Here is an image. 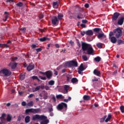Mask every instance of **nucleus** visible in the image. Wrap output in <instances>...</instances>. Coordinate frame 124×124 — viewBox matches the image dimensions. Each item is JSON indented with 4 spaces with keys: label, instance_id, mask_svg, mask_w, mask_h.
<instances>
[{
    "label": "nucleus",
    "instance_id": "f257e3e1",
    "mask_svg": "<svg viewBox=\"0 0 124 124\" xmlns=\"http://www.w3.org/2000/svg\"><path fill=\"white\" fill-rule=\"evenodd\" d=\"M114 35L117 39H121L123 38V31L121 28H118L116 29L113 30Z\"/></svg>",
    "mask_w": 124,
    "mask_h": 124
},
{
    "label": "nucleus",
    "instance_id": "f03ea898",
    "mask_svg": "<svg viewBox=\"0 0 124 124\" xmlns=\"http://www.w3.org/2000/svg\"><path fill=\"white\" fill-rule=\"evenodd\" d=\"M47 119V116L44 115H40L38 114H36L32 116V121H36V120H39L40 121H44Z\"/></svg>",
    "mask_w": 124,
    "mask_h": 124
},
{
    "label": "nucleus",
    "instance_id": "7ed1b4c3",
    "mask_svg": "<svg viewBox=\"0 0 124 124\" xmlns=\"http://www.w3.org/2000/svg\"><path fill=\"white\" fill-rule=\"evenodd\" d=\"M12 73L7 69H2L0 71V74H2L5 77H8L11 75Z\"/></svg>",
    "mask_w": 124,
    "mask_h": 124
},
{
    "label": "nucleus",
    "instance_id": "20e7f679",
    "mask_svg": "<svg viewBox=\"0 0 124 124\" xmlns=\"http://www.w3.org/2000/svg\"><path fill=\"white\" fill-rule=\"evenodd\" d=\"M57 108L59 111L62 110L63 108L66 111L67 109V104L65 103L62 102L57 106Z\"/></svg>",
    "mask_w": 124,
    "mask_h": 124
},
{
    "label": "nucleus",
    "instance_id": "39448f33",
    "mask_svg": "<svg viewBox=\"0 0 124 124\" xmlns=\"http://www.w3.org/2000/svg\"><path fill=\"white\" fill-rule=\"evenodd\" d=\"M39 112V109L35 108H28L26 109L25 110V113L29 114V113H34V114H37Z\"/></svg>",
    "mask_w": 124,
    "mask_h": 124
},
{
    "label": "nucleus",
    "instance_id": "423d86ee",
    "mask_svg": "<svg viewBox=\"0 0 124 124\" xmlns=\"http://www.w3.org/2000/svg\"><path fill=\"white\" fill-rule=\"evenodd\" d=\"M91 45L86 43L81 42V49L82 51L84 52H85V51H87L88 50V47L90 46Z\"/></svg>",
    "mask_w": 124,
    "mask_h": 124
},
{
    "label": "nucleus",
    "instance_id": "0eeeda50",
    "mask_svg": "<svg viewBox=\"0 0 124 124\" xmlns=\"http://www.w3.org/2000/svg\"><path fill=\"white\" fill-rule=\"evenodd\" d=\"M67 65H69V66H74L75 67H77V66H78V62L75 61H71L70 62L67 63Z\"/></svg>",
    "mask_w": 124,
    "mask_h": 124
},
{
    "label": "nucleus",
    "instance_id": "6e6552de",
    "mask_svg": "<svg viewBox=\"0 0 124 124\" xmlns=\"http://www.w3.org/2000/svg\"><path fill=\"white\" fill-rule=\"evenodd\" d=\"M5 116H6V114L3 113L1 115V116L0 117V124H5L6 123V119H5Z\"/></svg>",
    "mask_w": 124,
    "mask_h": 124
},
{
    "label": "nucleus",
    "instance_id": "1a4fd4ad",
    "mask_svg": "<svg viewBox=\"0 0 124 124\" xmlns=\"http://www.w3.org/2000/svg\"><path fill=\"white\" fill-rule=\"evenodd\" d=\"M120 15H121L120 13H118V12L114 13L113 14L112 16L111 17V19H112V21H116V20L120 16Z\"/></svg>",
    "mask_w": 124,
    "mask_h": 124
},
{
    "label": "nucleus",
    "instance_id": "9d476101",
    "mask_svg": "<svg viewBox=\"0 0 124 124\" xmlns=\"http://www.w3.org/2000/svg\"><path fill=\"white\" fill-rule=\"evenodd\" d=\"M51 23L52 25H54V26H56L57 24H59V19H58V17L56 16H53L51 19Z\"/></svg>",
    "mask_w": 124,
    "mask_h": 124
},
{
    "label": "nucleus",
    "instance_id": "9b49d317",
    "mask_svg": "<svg viewBox=\"0 0 124 124\" xmlns=\"http://www.w3.org/2000/svg\"><path fill=\"white\" fill-rule=\"evenodd\" d=\"M46 78L48 80H50V79L52 78V77L53 76V73L52 71H47L46 72Z\"/></svg>",
    "mask_w": 124,
    "mask_h": 124
},
{
    "label": "nucleus",
    "instance_id": "f8f14e48",
    "mask_svg": "<svg viewBox=\"0 0 124 124\" xmlns=\"http://www.w3.org/2000/svg\"><path fill=\"white\" fill-rule=\"evenodd\" d=\"M86 51L88 55H92V54H93V48L91 45L90 46L88 47V48H87Z\"/></svg>",
    "mask_w": 124,
    "mask_h": 124
},
{
    "label": "nucleus",
    "instance_id": "ddd939ff",
    "mask_svg": "<svg viewBox=\"0 0 124 124\" xmlns=\"http://www.w3.org/2000/svg\"><path fill=\"white\" fill-rule=\"evenodd\" d=\"M124 16L121 17L117 22V24L119 26H123V24H124Z\"/></svg>",
    "mask_w": 124,
    "mask_h": 124
},
{
    "label": "nucleus",
    "instance_id": "4468645a",
    "mask_svg": "<svg viewBox=\"0 0 124 124\" xmlns=\"http://www.w3.org/2000/svg\"><path fill=\"white\" fill-rule=\"evenodd\" d=\"M34 69V64L31 63H30L27 68L28 71H31L32 69Z\"/></svg>",
    "mask_w": 124,
    "mask_h": 124
},
{
    "label": "nucleus",
    "instance_id": "2eb2a0df",
    "mask_svg": "<svg viewBox=\"0 0 124 124\" xmlns=\"http://www.w3.org/2000/svg\"><path fill=\"white\" fill-rule=\"evenodd\" d=\"M111 43H113V44H115V43H116L117 42V39H118V38H117L116 37V36H112L110 37H109Z\"/></svg>",
    "mask_w": 124,
    "mask_h": 124
},
{
    "label": "nucleus",
    "instance_id": "dca6fc26",
    "mask_svg": "<svg viewBox=\"0 0 124 124\" xmlns=\"http://www.w3.org/2000/svg\"><path fill=\"white\" fill-rule=\"evenodd\" d=\"M47 40L49 41V40H51V39L47 37H44L39 39V41L41 42H44L45 41H47Z\"/></svg>",
    "mask_w": 124,
    "mask_h": 124
},
{
    "label": "nucleus",
    "instance_id": "f3484780",
    "mask_svg": "<svg viewBox=\"0 0 124 124\" xmlns=\"http://www.w3.org/2000/svg\"><path fill=\"white\" fill-rule=\"evenodd\" d=\"M91 96L88 95H84L83 97V100H85V101L91 100Z\"/></svg>",
    "mask_w": 124,
    "mask_h": 124
},
{
    "label": "nucleus",
    "instance_id": "a211bd4d",
    "mask_svg": "<svg viewBox=\"0 0 124 124\" xmlns=\"http://www.w3.org/2000/svg\"><path fill=\"white\" fill-rule=\"evenodd\" d=\"M86 35H89V36H92L93 34V32L92 30H88L85 32Z\"/></svg>",
    "mask_w": 124,
    "mask_h": 124
},
{
    "label": "nucleus",
    "instance_id": "6ab92c4d",
    "mask_svg": "<svg viewBox=\"0 0 124 124\" xmlns=\"http://www.w3.org/2000/svg\"><path fill=\"white\" fill-rule=\"evenodd\" d=\"M97 37L99 39L100 38H102V37H106V35H105L104 33L102 32V33H99Z\"/></svg>",
    "mask_w": 124,
    "mask_h": 124
},
{
    "label": "nucleus",
    "instance_id": "aec40b11",
    "mask_svg": "<svg viewBox=\"0 0 124 124\" xmlns=\"http://www.w3.org/2000/svg\"><path fill=\"white\" fill-rule=\"evenodd\" d=\"M78 70H80V71H84L86 68L84 67V65H83V63L80 64V66H79L78 68Z\"/></svg>",
    "mask_w": 124,
    "mask_h": 124
},
{
    "label": "nucleus",
    "instance_id": "412c9836",
    "mask_svg": "<svg viewBox=\"0 0 124 124\" xmlns=\"http://www.w3.org/2000/svg\"><path fill=\"white\" fill-rule=\"evenodd\" d=\"M93 74H94V75H96V76H100V75L101 74L100 71H99L96 69H95L93 71Z\"/></svg>",
    "mask_w": 124,
    "mask_h": 124
},
{
    "label": "nucleus",
    "instance_id": "4be33fe9",
    "mask_svg": "<svg viewBox=\"0 0 124 124\" xmlns=\"http://www.w3.org/2000/svg\"><path fill=\"white\" fill-rule=\"evenodd\" d=\"M31 121V117L30 116H27L25 118V122L26 124H29V122Z\"/></svg>",
    "mask_w": 124,
    "mask_h": 124
},
{
    "label": "nucleus",
    "instance_id": "5701e85b",
    "mask_svg": "<svg viewBox=\"0 0 124 124\" xmlns=\"http://www.w3.org/2000/svg\"><path fill=\"white\" fill-rule=\"evenodd\" d=\"M42 121L40 122V124H48L49 123V120L47 119Z\"/></svg>",
    "mask_w": 124,
    "mask_h": 124
},
{
    "label": "nucleus",
    "instance_id": "b1692460",
    "mask_svg": "<svg viewBox=\"0 0 124 124\" xmlns=\"http://www.w3.org/2000/svg\"><path fill=\"white\" fill-rule=\"evenodd\" d=\"M111 118H112V115H111V113H109L108 116V118L106 119L105 122L108 123L109 121L111 120Z\"/></svg>",
    "mask_w": 124,
    "mask_h": 124
},
{
    "label": "nucleus",
    "instance_id": "393cba45",
    "mask_svg": "<svg viewBox=\"0 0 124 124\" xmlns=\"http://www.w3.org/2000/svg\"><path fill=\"white\" fill-rule=\"evenodd\" d=\"M71 79H72V75L69 74L66 76V80L67 82H69Z\"/></svg>",
    "mask_w": 124,
    "mask_h": 124
},
{
    "label": "nucleus",
    "instance_id": "a878e982",
    "mask_svg": "<svg viewBox=\"0 0 124 124\" xmlns=\"http://www.w3.org/2000/svg\"><path fill=\"white\" fill-rule=\"evenodd\" d=\"M25 74H20L19 75V79L21 81H23V80H24L25 79Z\"/></svg>",
    "mask_w": 124,
    "mask_h": 124
},
{
    "label": "nucleus",
    "instance_id": "bb28decb",
    "mask_svg": "<svg viewBox=\"0 0 124 124\" xmlns=\"http://www.w3.org/2000/svg\"><path fill=\"white\" fill-rule=\"evenodd\" d=\"M71 81L72 83H73V84H75L76 83L78 82V79L76 78H72Z\"/></svg>",
    "mask_w": 124,
    "mask_h": 124
},
{
    "label": "nucleus",
    "instance_id": "cd10ccee",
    "mask_svg": "<svg viewBox=\"0 0 124 124\" xmlns=\"http://www.w3.org/2000/svg\"><path fill=\"white\" fill-rule=\"evenodd\" d=\"M16 67H17V63L16 62L13 63L11 65V67L12 69H15V68H16Z\"/></svg>",
    "mask_w": 124,
    "mask_h": 124
},
{
    "label": "nucleus",
    "instance_id": "c85d7f7f",
    "mask_svg": "<svg viewBox=\"0 0 124 124\" xmlns=\"http://www.w3.org/2000/svg\"><path fill=\"white\" fill-rule=\"evenodd\" d=\"M62 18H63V15L59 14L57 16V19L58 20L60 21V20H62Z\"/></svg>",
    "mask_w": 124,
    "mask_h": 124
},
{
    "label": "nucleus",
    "instance_id": "c756f323",
    "mask_svg": "<svg viewBox=\"0 0 124 124\" xmlns=\"http://www.w3.org/2000/svg\"><path fill=\"white\" fill-rule=\"evenodd\" d=\"M11 120H12V116H10V114H8L6 120H7V122H10Z\"/></svg>",
    "mask_w": 124,
    "mask_h": 124
},
{
    "label": "nucleus",
    "instance_id": "7c9ffc66",
    "mask_svg": "<svg viewBox=\"0 0 124 124\" xmlns=\"http://www.w3.org/2000/svg\"><path fill=\"white\" fill-rule=\"evenodd\" d=\"M77 18L78 19H83V18H84V16L82 13H79L78 14Z\"/></svg>",
    "mask_w": 124,
    "mask_h": 124
},
{
    "label": "nucleus",
    "instance_id": "2f4dec72",
    "mask_svg": "<svg viewBox=\"0 0 124 124\" xmlns=\"http://www.w3.org/2000/svg\"><path fill=\"white\" fill-rule=\"evenodd\" d=\"M107 118V115H105L103 118H102L100 119V123H103L106 118Z\"/></svg>",
    "mask_w": 124,
    "mask_h": 124
},
{
    "label": "nucleus",
    "instance_id": "473e14b6",
    "mask_svg": "<svg viewBox=\"0 0 124 124\" xmlns=\"http://www.w3.org/2000/svg\"><path fill=\"white\" fill-rule=\"evenodd\" d=\"M52 6L54 8H55V7H58L59 6V4H58V1L53 2L52 4Z\"/></svg>",
    "mask_w": 124,
    "mask_h": 124
},
{
    "label": "nucleus",
    "instance_id": "72a5a7b5",
    "mask_svg": "<svg viewBox=\"0 0 124 124\" xmlns=\"http://www.w3.org/2000/svg\"><path fill=\"white\" fill-rule=\"evenodd\" d=\"M101 30V29L100 28H94L93 31H94V32H96L97 33H98L99 32V31H100V30Z\"/></svg>",
    "mask_w": 124,
    "mask_h": 124
},
{
    "label": "nucleus",
    "instance_id": "f704fd0d",
    "mask_svg": "<svg viewBox=\"0 0 124 124\" xmlns=\"http://www.w3.org/2000/svg\"><path fill=\"white\" fill-rule=\"evenodd\" d=\"M94 60L95 62H100V61L101 60V58L100 57L98 56L95 58Z\"/></svg>",
    "mask_w": 124,
    "mask_h": 124
},
{
    "label": "nucleus",
    "instance_id": "c9c22d12",
    "mask_svg": "<svg viewBox=\"0 0 124 124\" xmlns=\"http://www.w3.org/2000/svg\"><path fill=\"white\" fill-rule=\"evenodd\" d=\"M27 106H29L30 107H32L33 106V102L32 101H30L27 104Z\"/></svg>",
    "mask_w": 124,
    "mask_h": 124
},
{
    "label": "nucleus",
    "instance_id": "e433bc0d",
    "mask_svg": "<svg viewBox=\"0 0 124 124\" xmlns=\"http://www.w3.org/2000/svg\"><path fill=\"white\" fill-rule=\"evenodd\" d=\"M82 58L83 59V61L84 62H87V61L89 60V58H88V57H87V55H83Z\"/></svg>",
    "mask_w": 124,
    "mask_h": 124
},
{
    "label": "nucleus",
    "instance_id": "4c0bfd02",
    "mask_svg": "<svg viewBox=\"0 0 124 124\" xmlns=\"http://www.w3.org/2000/svg\"><path fill=\"white\" fill-rule=\"evenodd\" d=\"M56 98H57V99H62V98H63V97L62 94H58L56 95Z\"/></svg>",
    "mask_w": 124,
    "mask_h": 124
},
{
    "label": "nucleus",
    "instance_id": "58836bf2",
    "mask_svg": "<svg viewBox=\"0 0 124 124\" xmlns=\"http://www.w3.org/2000/svg\"><path fill=\"white\" fill-rule=\"evenodd\" d=\"M68 88H69V86L68 85H64V90L66 92V93H68Z\"/></svg>",
    "mask_w": 124,
    "mask_h": 124
},
{
    "label": "nucleus",
    "instance_id": "ea45409f",
    "mask_svg": "<svg viewBox=\"0 0 124 124\" xmlns=\"http://www.w3.org/2000/svg\"><path fill=\"white\" fill-rule=\"evenodd\" d=\"M48 85L50 86H54L55 85V81L54 80H50L48 82Z\"/></svg>",
    "mask_w": 124,
    "mask_h": 124
},
{
    "label": "nucleus",
    "instance_id": "a19ab883",
    "mask_svg": "<svg viewBox=\"0 0 124 124\" xmlns=\"http://www.w3.org/2000/svg\"><path fill=\"white\" fill-rule=\"evenodd\" d=\"M117 43L118 45H121V44H124V41L122 40H118Z\"/></svg>",
    "mask_w": 124,
    "mask_h": 124
},
{
    "label": "nucleus",
    "instance_id": "79ce46f5",
    "mask_svg": "<svg viewBox=\"0 0 124 124\" xmlns=\"http://www.w3.org/2000/svg\"><path fill=\"white\" fill-rule=\"evenodd\" d=\"M16 6H18V7H22L23 5H24V4L22 3V2H19L16 4Z\"/></svg>",
    "mask_w": 124,
    "mask_h": 124
},
{
    "label": "nucleus",
    "instance_id": "37998d69",
    "mask_svg": "<svg viewBox=\"0 0 124 124\" xmlns=\"http://www.w3.org/2000/svg\"><path fill=\"white\" fill-rule=\"evenodd\" d=\"M69 15H70L69 16V18L70 19H75V17H74V16H72V15H73V13H70L69 14Z\"/></svg>",
    "mask_w": 124,
    "mask_h": 124
},
{
    "label": "nucleus",
    "instance_id": "c03bdc74",
    "mask_svg": "<svg viewBox=\"0 0 124 124\" xmlns=\"http://www.w3.org/2000/svg\"><path fill=\"white\" fill-rule=\"evenodd\" d=\"M32 79L33 80L36 79V80H37V81H39H39H40V79H39V78H38L37 77L35 76H33L32 77Z\"/></svg>",
    "mask_w": 124,
    "mask_h": 124
},
{
    "label": "nucleus",
    "instance_id": "a18cd8bd",
    "mask_svg": "<svg viewBox=\"0 0 124 124\" xmlns=\"http://www.w3.org/2000/svg\"><path fill=\"white\" fill-rule=\"evenodd\" d=\"M40 90V86H38L34 88L33 92H37Z\"/></svg>",
    "mask_w": 124,
    "mask_h": 124
},
{
    "label": "nucleus",
    "instance_id": "49530a36",
    "mask_svg": "<svg viewBox=\"0 0 124 124\" xmlns=\"http://www.w3.org/2000/svg\"><path fill=\"white\" fill-rule=\"evenodd\" d=\"M96 46L98 48H102V44L98 43V44H97Z\"/></svg>",
    "mask_w": 124,
    "mask_h": 124
},
{
    "label": "nucleus",
    "instance_id": "de8ad7c7",
    "mask_svg": "<svg viewBox=\"0 0 124 124\" xmlns=\"http://www.w3.org/2000/svg\"><path fill=\"white\" fill-rule=\"evenodd\" d=\"M4 14L6 15L5 16V18H6V19H8V17H9V15L8 14V12H5Z\"/></svg>",
    "mask_w": 124,
    "mask_h": 124
},
{
    "label": "nucleus",
    "instance_id": "09e8293b",
    "mask_svg": "<svg viewBox=\"0 0 124 124\" xmlns=\"http://www.w3.org/2000/svg\"><path fill=\"white\" fill-rule=\"evenodd\" d=\"M11 60L12 62H15V61H16V60H18V57H12L11 58Z\"/></svg>",
    "mask_w": 124,
    "mask_h": 124
},
{
    "label": "nucleus",
    "instance_id": "8fccbe9b",
    "mask_svg": "<svg viewBox=\"0 0 124 124\" xmlns=\"http://www.w3.org/2000/svg\"><path fill=\"white\" fill-rule=\"evenodd\" d=\"M113 35H115V34L114 33V31H110L109 32V37H112V36H113Z\"/></svg>",
    "mask_w": 124,
    "mask_h": 124
},
{
    "label": "nucleus",
    "instance_id": "3c124183",
    "mask_svg": "<svg viewBox=\"0 0 124 124\" xmlns=\"http://www.w3.org/2000/svg\"><path fill=\"white\" fill-rule=\"evenodd\" d=\"M53 111H54V109H53V106H51V108H48V112L50 113L53 112Z\"/></svg>",
    "mask_w": 124,
    "mask_h": 124
},
{
    "label": "nucleus",
    "instance_id": "603ef678",
    "mask_svg": "<svg viewBox=\"0 0 124 124\" xmlns=\"http://www.w3.org/2000/svg\"><path fill=\"white\" fill-rule=\"evenodd\" d=\"M120 110H121L122 113H124V106H121L120 107Z\"/></svg>",
    "mask_w": 124,
    "mask_h": 124
},
{
    "label": "nucleus",
    "instance_id": "864d4df0",
    "mask_svg": "<svg viewBox=\"0 0 124 124\" xmlns=\"http://www.w3.org/2000/svg\"><path fill=\"white\" fill-rule=\"evenodd\" d=\"M39 78H40L41 79V80H47V78H46V77H42V76H40Z\"/></svg>",
    "mask_w": 124,
    "mask_h": 124
},
{
    "label": "nucleus",
    "instance_id": "5fc2aeb1",
    "mask_svg": "<svg viewBox=\"0 0 124 124\" xmlns=\"http://www.w3.org/2000/svg\"><path fill=\"white\" fill-rule=\"evenodd\" d=\"M39 19H43V18H44V15H43L42 14H41L39 15Z\"/></svg>",
    "mask_w": 124,
    "mask_h": 124
},
{
    "label": "nucleus",
    "instance_id": "6e6d98bb",
    "mask_svg": "<svg viewBox=\"0 0 124 124\" xmlns=\"http://www.w3.org/2000/svg\"><path fill=\"white\" fill-rule=\"evenodd\" d=\"M45 89L46 91H50V87H49V86H45Z\"/></svg>",
    "mask_w": 124,
    "mask_h": 124
},
{
    "label": "nucleus",
    "instance_id": "4d7b16f0",
    "mask_svg": "<svg viewBox=\"0 0 124 124\" xmlns=\"http://www.w3.org/2000/svg\"><path fill=\"white\" fill-rule=\"evenodd\" d=\"M36 51L37 53H39V52H41V51H42V49L41 48H39L36 49Z\"/></svg>",
    "mask_w": 124,
    "mask_h": 124
},
{
    "label": "nucleus",
    "instance_id": "13d9d810",
    "mask_svg": "<svg viewBox=\"0 0 124 124\" xmlns=\"http://www.w3.org/2000/svg\"><path fill=\"white\" fill-rule=\"evenodd\" d=\"M117 74H118V71H117V70H115L112 73V75H113V76H114L115 75H117Z\"/></svg>",
    "mask_w": 124,
    "mask_h": 124
},
{
    "label": "nucleus",
    "instance_id": "bf43d9fd",
    "mask_svg": "<svg viewBox=\"0 0 124 124\" xmlns=\"http://www.w3.org/2000/svg\"><path fill=\"white\" fill-rule=\"evenodd\" d=\"M52 100H53L54 102H56L57 101V99H56V97L55 96H53L52 97Z\"/></svg>",
    "mask_w": 124,
    "mask_h": 124
},
{
    "label": "nucleus",
    "instance_id": "052dcab7",
    "mask_svg": "<svg viewBox=\"0 0 124 124\" xmlns=\"http://www.w3.org/2000/svg\"><path fill=\"white\" fill-rule=\"evenodd\" d=\"M84 7L86 8H89V7H90V5L88 3H86L85 5H84Z\"/></svg>",
    "mask_w": 124,
    "mask_h": 124
},
{
    "label": "nucleus",
    "instance_id": "680f3d73",
    "mask_svg": "<svg viewBox=\"0 0 124 124\" xmlns=\"http://www.w3.org/2000/svg\"><path fill=\"white\" fill-rule=\"evenodd\" d=\"M21 105L22 106H26V105H27V103H26V102L23 101V102H22Z\"/></svg>",
    "mask_w": 124,
    "mask_h": 124
},
{
    "label": "nucleus",
    "instance_id": "e2e57ef3",
    "mask_svg": "<svg viewBox=\"0 0 124 124\" xmlns=\"http://www.w3.org/2000/svg\"><path fill=\"white\" fill-rule=\"evenodd\" d=\"M82 22L83 24H86V23H88V20H87L86 19H85V20L83 19L82 20Z\"/></svg>",
    "mask_w": 124,
    "mask_h": 124
},
{
    "label": "nucleus",
    "instance_id": "0e129e2a",
    "mask_svg": "<svg viewBox=\"0 0 124 124\" xmlns=\"http://www.w3.org/2000/svg\"><path fill=\"white\" fill-rule=\"evenodd\" d=\"M48 98V95H47V94H45L44 95V99H47Z\"/></svg>",
    "mask_w": 124,
    "mask_h": 124
},
{
    "label": "nucleus",
    "instance_id": "69168bd1",
    "mask_svg": "<svg viewBox=\"0 0 124 124\" xmlns=\"http://www.w3.org/2000/svg\"><path fill=\"white\" fill-rule=\"evenodd\" d=\"M41 90H44L45 86L44 85H40Z\"/></svg>",
    "mask_w": 124,
    "mask_h": 124
},
{
    "label": "nucleus",
    "instance_id": "338daca9",
    "mask_svg": "<svg viewBox=\"0 0 124 124\" xmlns=\"http://www.w3.org/2000/svg\"><path fill=\"white\" fill-rule=\"evenodd\" d=\"M34 94H32V93H31V94H30L29 95V96H28V97L29 98H31V97H32L33 96H34Z\"/></svg>",
    "mask_w": 124,
    "mask_h": 124
},
{
    "label": "nucleus",
    "instance_id": "774afa93",
    "mask_svg": "<svg viewBox=\"0 0 124 124\" xmlns=\"http://www.w3.org/2000/svg\"><path fill=\"white\" fill-rule=\"evenodd\" d=\"M31 47L33 48V49H35V48H36L37 46H36V45L33 44L31 45Z\"/></svg>",
    "mask_w": 124,
    "mask_h": 124
}]
</instances>
